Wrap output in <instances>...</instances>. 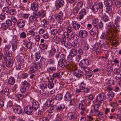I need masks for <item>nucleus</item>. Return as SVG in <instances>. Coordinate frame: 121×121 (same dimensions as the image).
Masks as SVG:
<instances>
[{
  "label": "nucleus",
  "mask_w": 121,
  "mask_h": 121,
  "mask_svg": "<svg viewBox=\"0 0 121 121\" xmlns=\"http://www.w3.org/2000/svg\"><path fill=\"white\" fill-rule=\"evenodd\" d=\"M89 62L88 59H84L82 60L79 63V67L84 70L87 69L88 67V65H89Z\"/></svg>",
  "instance_id": "obj_1"
},
{
  "label": "nucleus",
  "mask_w": 121,
  "mask_h": 121,
  "mask_svg": "<svg viewBox=\"0 0 121 121\" xmlns=\"http://www.w3.org/2000/svg\"><path fill=\"white\" fill-rule=\"evenodd\" d=\"M42 65L40 63H36L33 65V66L30 68L29 72L30 73H34L41 67Z\"/></svg>",
  "instance_id": "obj_2"
},
{
  "label": "nucleus",
  "mask_w": 121,
  "mask_h": 121,
  "mask_svg": "<svg viewBox=\"0 0 121 121\" xmlns=\"http://www.w3.org/2000/svg\"><path fill=\"white\" fill-rule=\"evenodd\" d=\"M105 94L103 93H101L97 96L96 98V101L99 102V105H103V102L105 99Z\"/></svg>",
  "instance_id": "obj_3"
},
{
  "label": "nucleus",
  "mask_w": 121,
  "mask_h": 121,
  "mask_svg": "<svg viewBox=\"0 0 121 121\" xmlns=\"http://www.w3.org/2000/svg\"><path fill=\"white\" fill-rule=\"evenodd\" d=\"M3 58L4 60L6 62V65L7 67H11L13 66L14 62L13 59L8 58L5 55H4Z\"/></svg>",
  "instance_id": "obj_4"
},
{
  "label": "nucleus",
  "mask_w": 121,
  "mask_h": 121,
  "mask_svg": "<svg viewBox=\"0 0 121 121\" xmlns=\"http://www.w3.org/2000/svg\"><path fill=\"white\" fill-rule=\"evenodd\" d=\"M121 70L118 69L116 68L114 70V73L116 75L115 78L117 80H119L121 78Z\"/></svg>",
  "instance_id": "obj_5"
},
{
  "label": "nucleus",
  "mask_w": 121,
  "mask_h": 121,
  "mask_svg": "<svg viewBox=\"0 0 121 121\" xmlns=\"http://www.w3.org/2000/svg\"><path fill=\"white\" fill-rule=\"evenodd\" d=\"M56 6L57 9H58L63 6L64 5L63 0H56Z\"/></svg>",
  "instance_id": "obj_6"
},
{
  "label": "nucleus",
  "mask_w": 121,
  "mask_h": 121,
  "mask_svg": "<svg viewBox=\"0 0 121 121\" xmlns=\"http://www.w3.org/2000/svg\"><path fill=\"white\" fill-rule=\"evenodd\" d=\"M89 33L93 37L95 36L96 34L97 35H98L99 34L98 28L97 27H94L91 30Z\"/></svg>",
  "instance_id": "obj_7"
},
{
  "label": "nucleus",
  "mask_w": 121,
  "mask_h": 121,
  "mask_svg": "<svg viewBox=\"0 0 121 121\" xmlns=\"http://www.w3.org/2000/svg\"><path fill=\"white\" fill-rule=\"evenodd\" d=\"M63 15L62 12L61 11H60L57 16L56 17H55L56 19L57 20L58 22L60 24H61L63 21Z\"/></svg>",
  "instance_id": "obj_8"
},
{
  "label": "nucleus",
  "mask_w": 121,
  "mask_h": 121,
  "mask_svg": "<svg viewBox=\"0 0 121 121\" xmlns=\"http://www.w3.org/2000/svg\"><path fill=\"white\" fill-rule=\"evenodd\" d=\"M33 109L32 107L30 106H26L24 108L25 112L28 115L31 114L33 112Z\"/></svg>",
  "instance_id": "obj_9"
},
{
  "label": "nucleus",
  "mask_w": 121,
  "mask_h": 121,
  "mask_svg": "<svg viewBox=\"0 0 121 121\" xmlns=\"http://www.w3.org/2000/svg\"><path fill=\"white\" fill-rule=\"evenodd\" d=\"M25 22L23 19H20L17 21V24L18 27L20 28H23L25 25Z\"/></svg>",
  "instance_id": "obj_10"
},
{
  "label": "nucleus",
  "mask_w": 121,
  "mask_h": 121,
  "mask_svg": "<svg viewBox=\"0 0 121 121\" xmlns=\"http://www.w3.org/2000/svg\"><path fill=\"white\" fill-rule=\"evenodd\" d=\"M87 32L84 30H80L79 33V35L82 38H86L87 36Z\"/></svg>",
  "instance_id": "obj_11"
},
{
  "label": "nucleus",
  "mask_w": 121,
  "mask_h": 121,
  "mask_svg": "<svg viewBox=\"0 0 121 121\" xmlns=\"http://www.w3.org/2000/svg\"><path fill=\"white\" fill-rule=\"evenodd\" d=\"M67 118L69 120H75L77 118V117L75 116V114L72 112L68 113L67 115Z\"/></svg>",
  "instance_id": "obj_12"
},
{
  "label": "nucleus",
  "mask_w": 121,
  "mask_h": 121,
  "mask_svg": "<svg viewBox=\"0 0 121 121\" xmlns=\"http://www.w3.org/2000/svg\"><path fill=\"white\" fill-rule=\"evenodd\" d=\"M85 72V74L86 76L88 78H90L91 76L92 75L93 71L89 69V68L84 70Z\"/></svg>",
  "instance_id": "obj_13"
},
{
  "label": "nucleus",
  "mask_w": 121,
  "mask_h": 121,
  "mask_svg": "<svg viewBox=\"0 0 121 121\" xmlns=\"http://www.w3.org/2000/svg\"><path fill=\"white\" fill-rule=\"evenodd\" d=\"M77 53V50L74 48L71 49L70 50L69 55L71 57L76 56Z\"/></svg>",
  "instance_id": "obj_14"
},
{
  "label": "nucleus",
  "mask_w": 121,
  "mask_h": 121,
  "mask_svg": "<svg viewBox=\"0 0 121 121\" xmlns=\"http://www.w3.org/2000/svg\"><path fill=\"white\" fill-rule=\"evenodd\" d=\"M39 7L38 4L36 3L33 2L31 5L30 9L33 11H37Z\"/></svg>",
  "instance_id": "obj_15"
},
{
  "label": "nucleus",
  "mask_w": 121,
  "mask_h": 121,
  "mask_svg": "<svg viewBox=\"0 0 121 121\" xmlns=\"http://www.w3.org/2000/svg\"><path fill=\"white\" fill-rule=\"evenodd\" d=\"M58 64L59 66L62 68L66 67L67 65L66 60H59L58 61Z\"/></svg>",
  "instance_id": "obj_16"
},
{
  "label": "nucleus",
  "mask_w": 121,
  "mask_h": 121,
  "mask_svg": "<svg viewBox=\"0 0 121 121\" xmlns=\"http://www.w3.org/2000/svg\"><path fill=\"white\" fill-rule=\"evenodd\" d=\"M63 74V72L61 71L58 72L53 73L52 75V77L55 79V78H61Z\"/></svg>",
  "instance_id": "obj_17"
},
{
  "label": "nucleus",
  "mask_w": 121,
  "mask_h": 121,
  "mask_svg": "<svg viewBox=\"0 0 121 121\" xmlns=\"http://www.w3.org/2000/svg\"><path fill=\"white\" fill-rule=\"evenodd\" d=\"M55 106L56 111L58 112L62 111L65 108V106L63 104H57Z\"/></svg>",
  "instance_id": "obj_18"
},
{
  "label": "nucleus",
  "mask_w": 121,
  "mask_h": 121,
  "mask_svg": "<svg viewBox=\"0 0 121 121\" xmlns=\"http://www.w3.org/2000/svg\"><path fill=\"white\" fill-rule=\"evenodd\" d=\"M14 111L18 114H20L22 112V109L21 107L19 105H17L14 107Z\"/></svg>",
  "instance_id": "obj_19"
},
{
  "label": "nucleus",
  "mask_w": 121,
  "mask_h": 121,
  "mask_svg": "<svg viewBox=\"0 0 121 121\" xmlns=\"http://www.w3.org/2000/svg\"><path fill=\"white\" fill-rule=\"evenodd\" d=\"M75 75L76 77L80 78L82 76L83 74V72L80 70H76L74 72Z\"/></svg>",
  "instance_id": "obj_20"
},
{
  "label": "nucleus",
  "mask_w": 121,
  "mask_h": 121,
  "mask_svg": "<svg viewBox=\"0 0 121 121\" xmlns=\"http://www.w3.org/2000/svg\"><path fill=\"white\" fill-rule=\"evenodd\" d=\"M67 68H68L70 69L74 70L76 69V67L75 65H74L72 62L68 63L67 64V65L66 66Z\"/></svg>",
  "instance_id": "obj_21"
},
{
  "label": "nucleus",
  "mask_w": 121,
  "mask_h": 121,
  "mask_svg": "<svg viewBox=\"0 0 121 121\" xmlns=\"http://www.w3.org/2000/svg\"><path fill=\"white\" fill-rule=\"evenodd\" d=\"M39 106V103L37 102H33L32 104V108L34 110L36 111L38 108Z\"/></svg>",
  "instance_id": "obj_22"
},
{
  "label": "nucleus",
  "mask_w": 121,
  "mask_h": 121,
  "mask_svg": "<svg viewBox=\"0 0 121 121\" xmlns=\"http://www.w3.org/2000/svg\"><path fill=\"white\" fill-rule=\"evenodd\" d=\"M86 12L85 9H82L79 12V19L81 20L82 19L84 16L86 14Z\"/></svg>",
  "instance_id": "obj_23"
},
{
  "label": "nucleus",
  "mask_w": 121,
  "mask_h": 121,
  "mask_svg": "<svg viewBox=\"0 0 121 121\" xmlns=\"http://www.w3.org/2000/svg\"><path fill=\"white\" fill-rule=\"evenodd\" d=\"M93 115L96 116H98L101 120H103V119L104 115V113L103 112H100L98 111L96 112H94V114H93Z\"/></svg>",
  "instance_id": "obj_24"
},
{
  "label": "nucleus",
  "mask_w": 121,
  "mask_h": 121,
  "mask_svg": "<svg viewBox=\"0 0 121 121\" xmlns=\"http://www.w3.org/2000/svg\"><path fill=\"white\" fill-rule=\"evenodd\" d=\"M114 93L112 92L108 93L107 95V99L108 101H111L114 96Z\"/></svg>",
  "instance_id": "obj_25"
},
{
  "label": "nucleus",
  "mask_w": 121,
  "mask_h": 121,
  "mask_svg": "<svg viewBox=\"0 0 121 121\" xmlns=\"http://www.w3.org/2000/svg\"><path fill=\"white\" fill-rule=\"evenodd\" d=\"M104 2L106 7H112L113 5V2L111 0H104Z\"/></svg>",
  "instance_id": "obj_26"
},
{
  "label": "nucleus",
  "mask_w": 121,
  "mask_h": 121,
  "mask_svg": "<svg viewBox=\"0 0 121 121\" xmlns=\"http://www.w3.org/2000/svg\"><path fill=\"white\" fill-rule=\"evenodd\" d=\"M72 25L73 28L75 30L79 29L80 27V25L76 21L73 22Z\"/></svg>",
  "instance_id": "obj_27"
},
{
  "label": "nucleus",
  "mask_w": 121,
  "mask_h": 121,
  "mask_svg": "<svg viewBox=\"0 0 121 121\" xmlns=\"http://www.w3.org/2000/svg\"><path fill=\"white\" fill-rule=\"evenodd\" d=\"M72 95L69 93H66L64 97V99L66 101H68L71 100Z\"/></svg>",
  "instance_id": "obj_28"
},
{
  "label": "nucleus",
  "mask_w": 121,
  "mask_h": 121,
  "mask_svg": "<svg viewBox=\"0 0 121 121\" xmlns=\"http://www.w3.org/2000/svg\"><path fill=\"white\" fill-rule=\"evenodd\" d=\"M112 36L113 35L112 33V32H111V34H110L109 36H108H108H107L105 33H103L101 35L100 38L101 39H104L106 38L107 37H108L110 39H112Z\"/></svg>",
  "instance_id": "obj_29"
},
{
  "label": "nucleus",
  "mask_w": 121,
  "mask_h": 121,
  "mask_svg": "<svg viewBox=\"0 0 121 121\" xmlns=\"http://www.w3.org/2000/svg\"><path fill=\"white\" fill-rule=\"evenodd\" d=\"M90 8L93 12L95 13L97 12L99 9L98 4H95L91 7Z\"/></svg>",
  "instance_id": "obj_30"
},
{
  "label": "nucleus",
  "mask_w": 121,
  "mask_h": 121,
  "mask_svg": "<svg viewBox=\"0 0 121 121\" xmlns=\"http://www.w3.org/2000/svg\"><path fill=\"white\" fill-rule=\"evenodd\" d=\"M56 67L55 65L53 67H50L48 68L47 69V72H49V75L51 76V75H50V73L49 72H51L53 73L54 71H56Z\"/></svg>",
  "instance_id": "obj_31"
},
{
  "label": "nucleus",
  "mask_w": 121,
  "mask_h": 121,
  "mask_svg": "<svg viewBox=\"0 0 121 121\" xmlns=\"http://www.w3.org/2000/svg\"><path fill=\"white\" fill-rule=\"evenodd\" d=\"M99 20V19L97 18H95L93 20L92 24L94 26V27H97L98 28V24Z\"/></svg>",
  "instance_id": "obj_32"
},
{
  "label": "nucleus",
  "mask_w": 121,
  "mask_h": 121,
  "mask_svg": "<svg viewBox=\"0 0 121 121\" xmlns=\"http://www.w3.org/2000/svg\"><path fill=\"white\" fill-rule=\"evenodd\" d=\"M72 46L74 48H78L79 47V44L78 41H74L72 42Z\"/></svg>",
  "instance_id": "obj_33"
},
{
  "label": "nucleus",
  "mask_w": 121,
  "mask_h": 121,
  "mask_svg": "<svg viewBox=\"0 0 121 121\" xmlns=\"http://www.w3.org/2000/svg\"><path fill=\"white\" fill-rule=\"evenodd\" d=\"M40 93L42 95L48 96L49 95V92L43 90H41L39 91Z\"/></svg>",
  "instance_id": "obj_34"
},
{
  "label": "nucleus",
  "mask_w": 121,
  "mask_h": 121,
  "mask_svg": "<svg viewBox=\"0 0 121 121\" xmlns=\"http://www.w3.org/2000/svg\"><path fill=\"white\" fill-rule=\"evenodd\" d=\"M8 80L9 84L11 85H13L15 82L14 78L13 77H10L9 78Z\"/></svg>",
  "instance_id": "obj_35"
},
{
  "label": "nucleus",
  "mask_w": 121,
  "mask_h": 121,
  "mask_svg": "<svg viewBox=\"0 0 121 121\" xmlns=\"http://www.w3.org/2000/svg\"><path fill=\"white\" fill-rule=\"evenodd\" d=\"M29 21L30 22H33L35 21L37 22L38 20L37 18H36L33 15L31 16L29 18Z\"/></svg>",
  "instance_id": "obj_36"
},
{
  "label": "nucleus",
  "mask_w": 121,
  "mask_h": 121,
  "mask_svg": "<svg viewBox=\"0 0 121 121\" xmlns=\"http://www.w3.org/2000/svg\"><path fill=\"white\" fill-rule=\"evenodd\" d=\"M7 96L5 95L3 91L2 90L0 91V99H5L6 97H7Z\"/></svg>",
  "instance_id": "obj_37"
},
{
  "label": "nucleus",
  "mask_w": 121,
  "mask_h": 121,
  "mask_svg": "<svg viewBox=\"0 0 121 121\" xmlns=\"http://www.w3.org/2000/svg\"><path fill=\"white\" fill-rule=\"evenodd\" d=\"M66 31L69 33H71L72 31V27L69 25H67L65 28Z\"/></svg>",
  "instance_id": "obj_38"
},
{
  "label": "nucleus",
  "mask_w": 121,
  "mask_h": 121,
  "mask_svg": "<svg viewBox=\"0 0 121 121\" xmlns=\"http://www.w3.org/2000/svg\"><path fill=\"white\" fill-rule=\"evenodd\" d=\"M23 86L25 87L26 88H28L29 86H30V84L29 82H28L26 81H24L22 83Z\"/></svg>",
  "instance_id": "obj_39"
},
{
  "label": "nucleus",
  "mask_w": 121,
  "mask_h": 121,
  "mask_svg": "<svg viewBox=\"0 0 121 121\" xmlns=\"http://www.w3.org/2000/svg\"><path fill=\"white\" fill-rule=\"evenodd\" d=\"M39 16L41 17H43L45 16V13L44 10H41L38 11Z\"/></svg>",
  "instance_id": "obj_40"
},
{
  "label": "nucleus",
  "mask_w": 121,
  "mask_h": 121,
  "mask_svg": "<svg viewBox=\"0 0 121 121\" xmlns=\"http://www.w3.org/2000/svg\"><path fill=\"white\" fill-rule=\"evenodd\" d=\"M16 96L17 98L19 100H21L23 99L26 96L25 95L23 94H20L19 93L17 94Z\"/></svg>",
  "instance_id": "obj_41"
},
{
  "label": "nucleus",
  "mask_w": 121,
  "mask_h": 121,
  "mask_svg": "<svg viewBox=\"0 0 121 121\" xmlns=\"http://www.w3.org/2000/svg\"><path fill=\"white\" fill-rule=\"evenodd\" d=\"M99 107V106L98 104H96L94 106V111L92 112V114H94V112H98V109Z\"/></svg>",
  "instance_id": "obj_42"
},
{
  "label": "nucleus",
  "mask_w": 121,
  "mask_h": 121,
  "mask_svg": "<svg viewBox=\"0 0 121 121\" xmlns=\"http://www.w3.org/2000/svg\"><path fill=\"white\" fill-rule=\"evenodd\" d=\"M78 107L79 109L81 110L82 111H84L86 110L85 106L82 103H81L79 104Z\"/></svg>",
  "instance_id": "obj_43"
},
{
  "label": "nucleus",
  "mask_w": 121,
  "mask_h": 121,
  "mask_svg": "<svg viewBox=\"0 0 121 121\" xmlns=\"http://www.w3.org/2000/svg\"><path fill=\"white\" fill-rule=\"evenodd\" d=\"M35 59L36 60H38L40 58L41 56L40 52H37L35 54Z\"/></svg>",
  "instance_id": "obj_44"
},
{
  "label": "nucleus",
  "mask_w": 121,
  "mask_h": 121,
  "mask_svg": "<svg viewBox=\"0 0 121 121\" xmlns=\"http://www.w3.org/2000/svg\"><path fill=\"white\" fill-rule=\"evenodd\" d=\"M110 105L112 107H113L114 108H116L118 107V105L116 103L113 102L111 103L110 104Z\"/></svg>",
  "instance_id": "obj_45"
},
{
  "label": "nucleus",
  "mask_w": 121,
  "mask_h": 121,
  "mask_svg": "<svg viewBox=\"0 0 121 121\" xmlns=\"http://www.w3.org/2000/svg\"><path fill=\"white\" fill-rule=\"evenodd\" d=\"M63 98L62 95L60 94H58L55 96V98L56 100H61Z\"/></svg>",
  "instance_id": "obj_46"
},
{
  "label": "nucleus",
  "mask_w": 121,
  "mask_h": 121,
  "mask_svg": "<svg viewBox=\"0 0 121 121\" xmlns=\"http://www.w3.org/2000/svg\"><path fill=\"white\" fill-rule=\"evenodd\" d=\"M26 37V35L24 32H22L20 34V38H25Z\"/></svg>",
  "instance_id": "obj_47"
},
{
  "label": "nucleus",
  "mask_w": 121,
  "mask_h": 121,
  "mask_svg": "<svg viewBox=\"0 0 121 121\" xmlns=\"http://www.w3.org/2000/svg\"><path fill=\"white\" fill-rule=\"evenodd\" d=\"M48 63L50 65H53L55 63V61L54 59L52 58L50 59L48 61Z\"/></svg>",
  "instance_id": "obj_48"
},
{
  "label": "nucleus",
  "mask_w": 121,
  "mask_h": 121,
  "mask_svg": "<svg viewBox=\"0 0 121 121\" xmlns=\"http://www.w3.org/2000/svg\"><path fill=\"white\" fill-rule=\"evenodd\" d=\"M4 13L9 14L10 12V11L8 8L7 7H4L3 9Z\"/></svg>",
  "instance_id": "obj_49"
},
{
  "label": "nucleus",
  "mask_w": 121,
  "mask_h": 121,
  "mask_svg": "<svg viewBox=\"0 0 121 121\" xmlns=\"http://www.w3.org/2000/svg\"><path fill=\"white\" fill-rule=\"evenodd\" d=\"M64 45L66 48H70L71 47V43L68 41L65 43Z\"/></svg>",
  "instance_id": "obj_50"
},
{
  "label": "nucleus",
  "mask_w": 121,
  "mask_h": 121,
  "mask_svg": "<svg viewBox=\"0 0 121 121\" xmlns=\"http://www.w3.org/2000/svg\"><path fill=\"white\" fill-rule=\"evenodd\" d=\"M80 8L78 6H76L75 8L73 9V11L74 13L76 14L79 11Z\"/></svg>",
  "instance_id": "obj_51"
},
{
  "label": "nucleus",
  "mask_w": 121,
  "mask_h": 121,
  "mask_svg": "<svg viewBox=\"0 0 121 121\" xmlns=\"http://www.w3.org/2000/svg\"><path fill=\"white\" fill-rule=\"evenodd\" d=\"M83 101L84 102V104L86 103V104L87 106H89L91 104V100L89 99H86Z\"/></svg>",
  "instance_id": "obj_52"
},
{
  "label": "nucleus",
  "mask_w": 121,
  "mask_h": 121,
  "mask_svg": "<svg viewBox=\"0 0 121 121\" xmlns=\"http://www.w3.org/2000/svg\"><path fill=\"white\" fill-rule=\"evenodd\" d=\"M58 30H57L56 29H52L51 31V34L55 35L58 33Z\"/></svg>",
  "instance_id": "obj_53"
},
{
  "label": "nucleus",
  "mask_w": 121,
  "mask_h": 121,
  "mask_svg": "<svg viewBox=\"0 0 121 121\" xmlns=\"http://www.w3.org/2000/svg\"><path fill=\"white\" fill-rule=\"evenodd\" d=\"M47 101L49 102L50 105L52 104L54 102V99L52 98H49L48 99Z\"/></svg>",
  "instance_id": "obj_54"
},
{
  "label": "nucleus",
  "mask_w": 121,
  "mask_h": 121,
  "mask_svg": "<svg viewBox=\"0 0 121 121\" xmlns=\"http://www.w3.org/2000/svg\"><path fill=\"white\" fill-rule=\"evenodd\" d=\"M115 4L117 8H120L121 6V2L117 0L115 2Z\"/></svg>",
  "instance_id": "obj_55"
},
{
  "label": "nucleus",
  "mask_w": 121,
  "mask_h": 121,
  "mask_svg": "<svg viewBox=\"0 0 121 121\" xmlns=\"http://www.w3.org/2000/svg\"><path fill=\"white\" fill-rule=\"evenodd\" d=\"M105 11V12L108 13H111L112 11L111 7H106Z\"/></svg>",
  "instance_id": "obj_56"
},
{
  "label": "nucleus",
  "mask_w": 121,
  "mask_h": 121,
  "mask_svg": "<svg viewBox=\"0 0 121 121\" xmlns=\"http://www.w3.org/2000/svg\"><path fill=\"white\" fill-rule=\"evenodd\" d=\"M12 47L13 51V52L17 48V44L15 43H13L12 45Z\"/></svg>",
  "instance_id": "obj_57"
},
{
  "label": "nucleus",
  "mask_w": 121,
  "mask_h": 121,
  "mask_svg": "<svg viewBox=\"0 0 121 121\" xmlns=\"http://www.w3.org/2000/svg\"><path fill=\"white\" fill-rule=\"evenodd\" d=\"M6 23L9 26H11L12 25V21L10 18L7 19L6 20Z\"/></svg>",
  "instance_id": "obj_58"
},
{
  "label": "nucleus",
  "mask_w": 121,
  "mask_h": 121,
  "mask_svg": "<svg viewBox=\"0 0 121 121\" xmlns=\"http://www.w3.org/2000/svg\"><path fill=\"white\" fill-rule=\"evenodd\" d=\"M11 46L10 45L8 44L4 48V50L6 52L10 51L9 50L11 48Z\"/></svg>",
  "instance_id": "obj_59"
},
{
  "label": "nucleus",
  "mask_w": 121,
  "mask_h": 121,
  "mask_svg": "<svg viewBox=\"0 0 121 121\" xmlns=\"http://www.w3.org/2000/svg\"><path fill=\"white\" fill-rule=\"evenodd\" d=\"M112 23L110 22L108 24L107 27L109 30L111 31H114V29H112V27L111 24Z\"/></svg>",
  "instance_id": "obj_60"
},
{
  "label": "nucleus",
  "mask_w": 121,
  "mask_h": 121,
  "mask_svg": "<svg viewBox=\"0 0 121 121\" xmlns=\"http://www.w3.org/2000/svg\"><path fill=\"white\" fill-rule=\"evenodd\" d=\"M9 91V89L7 88H5L4 90V93L5 94V95L7 97L8 95Z\"/></svg>",
  "instance_id": "obj_61"
},
{
  "label": "nucleus",
  "mask_w": 121,
  "mask_h": 121,
  "mask_svg": "<svg viewBox=\"0 0 121 121\" xmlns=\"http://www.w3.org/2000/svg\"><path fill=\"white\" fill-rule=\"evenodd\" d=\"M1 26L5 30L7 29L9 27V26L6 23H2V24Z\"/></svg>",
  "instance_id": "obj_62"
},
{
  "label": "nucleus",
  "mask_w": 121,
  "mask_h": 121,
  "mask_svg": "<svg viewBox=\"0 0 121 121\" xmlns=\"http://www.w3.org/2000/svg\"><path fill=\"white\" fill-rule=\"evenodd\" d=\"M33 15L36 18H37L39 17V13L38 11H37L36 12H34L33 13Z\"/></svg>",
  "instance_id": "obj_63"
},
{
  "label": "nucleus",
  "mask_w": 121,
  "mask_h": 121,
  "mask_svg": "<svg viewBox=\"0 0 121 121\" xmlns=\"http://www.w3.org/2000/svg\"><path fill=\"white\" fill-rule=\"evenodd\" d=\"M86 86L85 84L81 83L80 86V88L81 90H84L86 88Z\"/></svg>",
  "instance_id": "obj_64"
}]
</instances>
